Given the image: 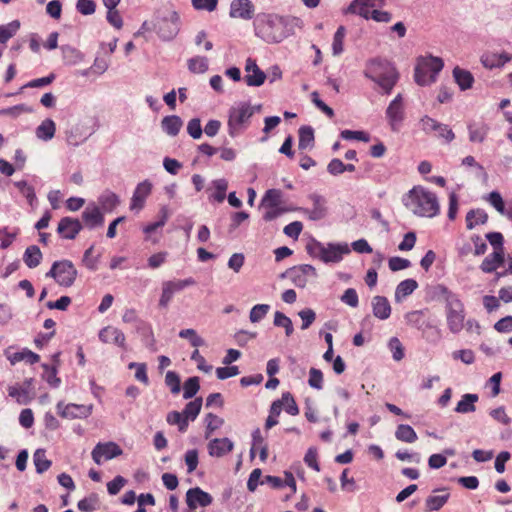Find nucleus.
Listing matches in <instances>:
<instances>
[{"label":"nucleus","instance_id":"nucleus-1","mask_svg":"<svg viewBox=\"0 0 512 512\" xmlns=\"http://www.w3.org/2000/svg\"><path fill=\"white\" fill-rule=\"evenodd\" d=\"M300 24L301 20L297 17L263 13L255 20V30L264 41L278 43L293 34L294 27Z\"/></svg>","mask_w":512,"mask_h":512},{"label":"nucleus","instance_id":"nucleus-2","mask_svg":"<svg viewBox=\"0 0 512 512\" xmlns=\"http://www.w3.org/2000/svg\"><path fill=\"white\" fill-rule=\"evenodd\" d=\"M363 74L375 82L387 95L392 92L399 80V72L395 65L380 57L369 59L365 64Z\"/></svg>","mask_w":512,"mask_h":512},{"label":"nucleus","instance_id":"nucleus-3","mask_svg":"<svg viewBox=\"0 0 512 512\" xmlns=\"http://www.w3.org/2000/svg\"><path fill=\"white\" fill-rule=\"evenodd\" d=\"M404 206L420 217L432 218L439 214L440 205L435 193L422 186H414L403 196Z\"/></svg>","mask_w":512,"mask_h":512},{"label":"nucleus","instance_id":"nucleus-4","mask_svg":"<svg viewBox=\"0 0 512 512\" xmlns=\"http://www.w3.org/2000/svg\"><path fill=\"white\" fill-rule=\"evenodd\" d=\"M445 300V314L447 326L450 332L458 334L465 327V307L460 298L453 292L443 291Z\"/></svg>","mask_w":512,"mask_h":512},{"label":"nucleus","instance_id":"nucleus-5","mask_svg":"<svg viewBox=\"0 0 512 512\" xmlns=\"http://www.w3.org/2000/svg\"><path fill=\"white\" fill-rule=\"evenodd\" d=\"M443 60L439 57L420 56L414 70V80L420 86L430 85L437 79L438 73L443 69Z\"/></svg>","mask_w":512,"mask_h":512},{"label":"nucleus","instance_id":"nucleus-6","mask_svg":"<svg viewBox=\"0 0 512 512\" xmlns=\"http://www.w3.org/2000/svg\"><path fill=\"white\" fill-rule=\"evenodd\" d=\"M254 114V108L248 102H240L228 111V134L236 137L244 132Z\"/></svg>","mask_w":512,"mask_h":512},{"label":"nucleus","instance_id":"nucleus-7","mask_svg":"<svg viewBox=\"0 0 512 512\" xmlns=\"http://www.w3.org/2000/svg\"><path fill=\"white\" fill-rule=\"evenodd\" d=\"M77 269L70 260L55 261L46 277L53 278L62 287H71L77 278Z\"/></svg>","mask_w":512,"mask_h":512},{"label":"nucleus","instance_id":"nucleus-8","mask_svg":"<svg viewBox=\"0 0 512 512\" xmlns=\"http://www.w3.org/2000/svg\"><path fill=\"white\" fill-rule=\"evenodd\" d=\"M386 117L393 131H398L404 118V104L402 94H398L388 105Z\"/></svg>","mask_w":512,"mask_h":512},{"label":"nucleus","instance_id":"nucleus-9","mask_svg":"<svg viewBox=\"0 0 512 512\" xmlns=\"http://www.w3.org/2000/svg\"><path fill=\"white\" fill-rule=\"evenodd\" d=\"M123 450L120 446L114 442H106V443H98L94 449L92 450V459L98 465L102 463L103 460H111L115 457L122 455Z\"/></svg>","mask_w":512,"mask_h":512},{"label":"nucleus","instance_id":"nucleus-10","mask_svg":"<svg viewBox=\"0 0 512 512\" xmlns=\"http://www.w3.org/2000/svg\"><path fill=\"white\" fill-rule=\"evenodd\" d=\"M82 229L79 219L66 216L60 219L56 231L61 239L74 240Z\"/></svg>","mask_w":512,"mask_h":512},{"label":"nucleus","instance_id":"nucleus-11","mask_svg":"<svg viewBox=\"0 0 512 512\" xmlns=\"http://www.w3.org/2000/svg\"><path fill=\"white\" fill-rule=\"evenodd\" d=\"M288 277L297 287L303 288L310 278L317 277V271L312 265L302 264L289 269Z\"/></svg>","mask_w":512,"mask_h":512},{"label":"nucleus","instance_id":"nucleus-12","mask_svg":"<svg viewBox=\"0 0 512 512\" xmlns=\"http://www.w3.org/2000/svg\"><path fill=\"white\" fill-rule=\"evenodd\" d=\"M92 405H79L70 403L67 405H64L63 402H59L57 404V410L61 417L68 418V419H82L87 418L92 413Z\"/></svg>","mask_w":512,"mask_h":512},{"label":"nucleus","instance_id":"nucleus-13","mask_svg":"<svg viewBox=\"0 0 512 512\" xmlns=\"http://www.w3.org/2000/svg\"><path fill=\"white\" fill-rule=\"evenodd\" d=\"M213 502V497L199 487L190 488L186 492V503L190 510H195L198 506L207 507Z\"/></svg>","mask_w":512,"mask_h":512},{"label":"nucleus","instance_id":"nucleus-14","mask_svg":"<svg viewBox=\"0 0 512 512\" xmlns=\"http://www.w3.org/2000/svg\"><path fill=\"white\" fill-rule=\"evenodd\" d=\"M245 71L247 74L244 80L246 84L251 87L261 86L267 78L265 72L259 68L256 61L252 58L246 60Z\"/></svg>","mask_w":512,"mask_h":512},{"label":"nucleus","instance_id":"nucleus-15","mask_svg":"<svg viewBox=\"0 0 512 512\" xmlns=\"http://www.w3.org/2000/svg\"><path fill=\"white\" fill-rule=\"evenodd\" d=\"M99 340L105 344H114L126 349V337L124 333L114 326H106L99 331Z\"/></svg>","mask_w":512,"mask_h":512},{"label":"nucleus","instance_id":"nucleus-16","mask_svg":"<svg viewBox=\"0 0 512 512\" xmlns=\"http://www.w3.org/2000/svg\"><path fill=\"white\" fill-rule=\"evenodd\" d=\"M82 221L88 229H94L104 224V213L95 203H90L82 212Z\"/></svg>","mask_w":512,"mask_h":512},{"label":"nucleus","instance_id":"nucleus-17","mask_svg":"<svg viewBox=\"0 0 512 512\" xmlns=\"http://www.w3.org/2000/svg\"><path fill=\"white\" fill-rule=\"evenodd\" d=\"M421 123L423 130L426 132H436L438 137L448 142L454 139L453 131L445 124L439 123L428 116L422 118Z\"/></svg>","mask_w":512,"mask_h":512},{"label":"nucleus","instance_id":"nucleus-18","mask_svg":"<svg viewBox=\"0 0 512 512\" xmlns=\"http://www.w3.org/2000/svg\"><path fill=\"white\" fill-rule=\"evenodd\" d=\"M152 185L148 181L139 183L133 193L130 210L139 212L145 205L146 198L150 195Z\"/></svg>","mask_w":512,"mask_h":512},{"label":"nucleus","instance_id":"nucleus-19","mask_svg":"<svg viewBox=\"0 0 512 512\" xmlns=\"http://www.w3.org/2000/svg\"><path fill=\"white\" fill-rule=\"evenodd\" d=\"M254 7L250 0H234L230 7V16L249 20L253 17Z\"/></svg>","mask_w":512,"mask_h":512},{"label":"nucleus","instance_id":"nucleus-20","mask_svg":"<svg viewBox=\"0 0 512 512\" xmlns=\"http://www.w3.org/2000/svg\"><path fill=\"white\" fill-rule=\"evenodd\" d=\"M433 493L440 494H432L426 498L425 512H433L440 510L447 503L450 497V493L445 489H437L434 490Z\"/></svg>","mask_w":512,"mask_h":512},{"label":"nucleus","instance_id":"nucleus-21","mask_svg":"<svg viewBox=\"0 0 512 512\" xmlns=\"http://www.w3.org/2000/svg\"><path fill=\"white\" fill-rule=\"evenodd\" d=\"M234 444L229 438H215L208 444V453L212 457H222L233 450Z\"/></svg>","mask_w":512,"mask_h":512},{"label":"nucleus","instance_id":"nucleus-22","mask_svg":"<svg viewBox=\"0 0 512 512\" xmlns=\"http://www.w3.org/2000/svg\"><path fill=\"white\" fill-rule=\"evenodd\" d=\"M350 253L347 244H328L325 247L323 262H340L345 254Z\"/></svg>","mask_w":512,"mask_h":512},{"label":"nucleus","instance_id":"nucleus-23","mask_svg":"<svg viewBox=\"0 0 512 512\" xmlns=\"http://www.w3.org/2000/svg\"><path fill=\"white\" fill-rule=\"evenodd\" d=\"M373 315L381 320L388 319L391 315V306L384 296H375L372 300Z\"/></svg>","mask_w":512,"mask_h":512},{"label":"nucleus","instance_id":"nucleus-24","mask_svg":"<svg viewBox=\"0 0 512 512\" xmlns=\"http://www.w3.org/2000/svg\"><path fill=\"white\" fill-rule=\"evenodd\" d=\"M504 251H493L481 263L480 268L484 273H492L504 263Z\"/></svg>","mask_w":512,"mask_h":512},{"label":"nucleus","instance_id":"nucleus-25","mask_svg":"<svg viewBox=\"0 0 512 512\" xmlns=\"http://www.w3.org/2000/svg\"><path fill=\"white\" fill-rule=\"evenodd\" d=\"M43 254L40 248L36 245L28 246L23 254V261L30 269L36 268L40 265Z\"/></svg>","mask_w":512,"mask_h":512},{"label":"nucleus","instance_id":"nucleus-26","mask_svg":"<svg viewBox=\"0 0 512 512\" xmlns=\"http://www.w3.org/2000/svg\"><path fill=\"white\" fill-rule=\"evenodd\" d=\"M98 203L103 213H110L119 205L120 200L115 193L105 191L99 196Z\"/></svg>","mask_w":512,"mask_h":512},{"label":"nucleus","instance_id":"nucleus-27","mask_svg":"<svg viewBox=\"0 0 512 512\" xmlns=\"http://www.w3.org/2000/svg\"><path fill=\"white\" fill-rule=\"evenodd\" d=\"M418 287V283L414 279H406L401 281L395 290V301L401 302L404 298L411 295Z\"/></svg>","mask_w":512,"mask_h":512},{"label":"nucleus","instance_id":"nucleus-28","mask_svg":"<svg viewBox=\"0 0 512 512\" xmlns=\"http://www.w3.org/2000/svg\"><path fill=\"white\" fill-rule=\"evenodd\" d=\"M182 125L183 122L177 115L166 116L161 121L163 131L170 136H176L179 133Z\"/></svg>","mask_w":512,"mask_h":512},{"label":"nucleus","instance_id":"nucleus-29","mask_svg":"<svg viewBox=\"0 0 512 512\" xmlns=\"http://www.w3.org/2000/svg\"><path fill=\"white\" fill-rule=\"evenodd\" d=\"M453 77L462 91L471 88L474 82V77L471 72L459 67L453 69Z\"/></svg>","mask_w":512,"mask_h":512},{"label":"nucleus","instance_id":"nucleus-30","mask_svg":"<svg viewBox=\"0 0 512 512\" xmlns=\"http://www.w3.org/2000/svg\"><path fill=\"white\" fill-rule=\"evenodd\" d=\"M477 394H464L461 400L457 403L455 411L458 413H471L476 410L475 403L478 401Z\"/></svg>","mask_w":512,"mask_h":512},{"label":"nucleus","instance_id":"nucleus-31","mask_svg":"<svg viewBox=\"0 0 512 512\" xmlns=\"http://www.w3.org/2000/svg\"><path fill=\"white\" fill-rule=\"evenodd\" d=\"M298 149L305 150L314 145V130L311 126H301L298 130Z\"/></svg>","mask_w":512,"mask_h":512},{"label":"nucleus","instance_id":"nucleus-32","mask_svg":"<svg viewBox=\"0 0 512 512\" xmlns=\"http://www.w3.org/2000/svg\"><path fill=\"white\" fill-rule=\"evenodd\" d=\"M311 199L313 201V208L311 210H306L309 219L311 220H320L325 216L326 208L325 201L319 195H312Z\"/></svg>","mask_w":512,"mask_h":512},{"label":"nucleus","instance_id":"nucleus-33","mask_svg":"<svg viewBox=\"0 0 512 512\" xmlns=\"http://www.w3.org/2000/svg\"><path fill=\"white\" fill-rule=\"evenodd\" d=\"M487 220L488 215L484 210H470L466 215V226L471 230L478 225L485 224Z\"/></svg>","mask_w":512,"mask_h":512},{"label":"nucleus","instance_id":"nucleus-34","mask_svg":"<svg viewBox=\"0 0 512 512\" xmlns=\"http://www.w3.org/2000/svg\"><path fill=\"white\" fill-rule=\"evenodd\" d=\"M55 130L54 121L47 118L36 128V136L41 140L47 141L53 138Z\"/></svg>","mask_w":512,"mask_h":512},{"label":"nucleus","instance_id":"nucleus-35","mask_svg":"<svg viewBox=\"0 0 512 512\" xmlns=\"http://www.w3.org/2000/svg\"><path fill=\"white\" fill-rule=\"evenodd\" d=\"M201 407H202V398L201 397L195 398L194 400L188 402L185 405V407L182 411V414L188 423H189V421H194L197 418V416L199 415V413L201 411Z\"/></svg>","mask_w":512,"mask_h":512},{"label":"nucleus","instance_id":"nucleus-36","mask_svg":"<svg viewBox=\"0 0 512 512\" xmlns=\"http://www.w3.org/2000/svg\"><path fill=\"white\" fill-rule=\"evenodd\" d=\"M20 21L13 20L7 24L0 25V43L6 44L9 39L14 37L20 29Z\"/></svg>","mask_w":512,"mask_h":512},{"label":"nucleus","instance_id":"nucleus-37","mask_svg":"<svg viewBox=\"0 0 512 512\" xmlns=\"http://www.w3.org/2000/svg\"><path fill=\"white\" fill-rule=\"evenodd\" d=\"M395 437L397 440L405 443H413L418 438L415 430L407 424L398 425L395 431Z\"/></svg>","mask_w":512,"mask_h":512},{"label":"nucleus","instance_id":"nucleus-38","mask_svg":"<svg viewBox=\"0 0 512 512\" xmlns=\"http://www.w3.org/2000/svg\"><path fill=\"white\" fill-rule=\"evenodd\" d=\"M86 138L87 133L78 124L72 125L70 129L66 130V140L70 145L77 146Z\"/></svg>","mask_w":512,"mask_h":512},{"label":"nucleus","instance_id":"nucleus-39","mask_svg":"<svg viewBox=\"0 0 512 512\" xmlns=\"http://www.w3.org/2000/svg\"><path fill=\"white\" fill-rule=\"evenodd\" d=\"M11 364H16L21 361H25L30 364L37 363L40 360V356L31 350L24 349L20 352H16L8 357Z\"/></svg>","mask_w":512,"mask_h":512},{"label":"nucleus","instance_id":"nucleus-40","mask_svg":"<svg viewBox=\"0 0 512 512\" xmlns=\"http://www.w3.org/2000/svg\"><path fill=\"white\" fill-rule=\"evenodd\" d=\"M178 32L176 23L163 19L158 26V33L164 40L172 39Z\"/></svg>","mask_w":512,"mask_h":512},{"label":"nucleus","instance_id":"nucleus-41","mask_svg":"<svg viewBox=\"0 0 512 512\" xmlns=\"http://www.w3.org/2000/svg\"><path fill=\"white\" fill-rule=\"evenodd\" d=\"M188 69L191 73L201 74L208 70V59L196 56L188 60Z\"/></svg>","mask_w":512,"mask_h":512},{"label":"nucleus","instance_id":"nucleus-42","mask_svg":"<svg viewBox=\"0 0 512 512\" xmlns=\"http://www.w3.org/2000/svg\"><path fill=\"white\" fill-rule=\"evenodd\" d=\"M33 461L38 473L47 471L51 466V461L46 458L45 450L37 449L33 455Z\"/></svg>","mask_w":512,"mask_h":512},{"label":"nucleus","instance_id":"nucleus-43","mask_svg":"<svg viewBox=\"0 0 512 512\" xmlns=\"http://www.w3.org/2000/svg\"><path fill=\"white\" fill-rule=\"evenodd\" d=\"M488 132L486 124H471L469 125V139L472 142H482Z\"/></svg>","mask_w":512,"mask_h":512},{"label":"nucleus","instance_id":"nucleus-44","mask_svg":"<svg viewBox=\"0 0 512 512\" xmlns=\"http://www.w3.org/2000/svg\"><path fill=\"white\" fill-rule=\"evenodd\" d=\"M9 396L15 398L19 404H27L31 401L29 391L27 388L20 386H10L8 388Z\"/></svg>","mask_w":512,"mask_h":512},{"label":"nucleus","instance_id":"nucleus-45","mask_svg":"<svg viewBox=\"0 0 512 512\" xmlns=\"http://www.w3.org/2000/svg\"><path fill=\"white\" fill-rule=\"evenodd\" d=\"M77 507L82 512H93L99 507V499L96 494H91L88 497L81 499Z\"/></svg>","mask_w":512,"mask_h":512},{"label":"nucleus","instance_id":"nucleus-46","mask_svg":"<svg viewBox=\"0 0 512 512\" xmlns=\"http://www.w3.org/2000/svg\"><path fill=\"white\" fill-rule=\"evenodd\" d=\"M168 424L170 425H177L178 426V430L180 432H186V430L188 429V422L186 421V419L184 418L182 412H178V411H172V412H169L167 414V418H166Z\"/></svg>","mask_w":512,"mask_h":512},{"label":"nucleus","instance_id":"nucleus-47","mask_svg":"<svg viewBox=\"0 0 512 512\" xmlns=\"http://www.w3.org/2000/svg\"><path fill=\"white\" fill-rule=\"evenodd\" d=\"M282 193L278 189H269L262 198L261 205L264 207L278 206L281 204Z\"/></svg>","mask_w":512,"mask_h":512},{"label":"nucleus","instance_id":"nucleus-48","mask_svg":"<svg viewBox=\"0 0 512 512\" xmlns=\"http://www.w3.org/2000/svg\"><path fill=\"white\" fill-rule=\"evenodd\" d=\"M274 325L277 327H283L285 329V334L288 337L291 336L294 331L291 319L280 311L275 312Z\"/></svg>","mask_w":512,"mask_h":512},{"label":"nucleus","instance_id":"nucleus-49","mask_svg":"<svg viewBox=\"0 0 512 512\" xmlns=\"http://www.w3.org/2000/svg\"><path fill=\"white\" fill-rule=\"evenodd\" d=\"M199 389H200L199 378L196 376L188 378L184 383L183 398L184 399L193 398L197 394Z\"/></svg>","mask_w":512,"mask_h":512},{"label":"nucleus","instance_id":"nucleus-50","mask_svg":"<svg viewBox=\"0 0 512 512\" xmlns=\"http://www.w3.org/2000/svg\"><path fill=\"white\" fill-rule=\"evenodd\" d=\"M270 310L268 304H257L252 307L249 314V319L252 323H258L264 319Z\"/></svg>","mask_w":512,"mask_h":512},{"label":"nucleus","instance_id":"nucleus-51","mask_svg":"<svg viewBox=\"0 0 512 512\" xmlns=\"http://www.w3.org/2000/svg\"><path fill=\"white\" fill-rule=\"evenodd\" d=\"M281 403H282V406L284 407V410L292 415V416H295V415H298L299 414V408H298V405L294 399V397L292 396L291 393L287 392V393H284L282 395V398H281Z\"/></svg>","mask_w":512,"mask_h":512},{"label":"nucleus","instance_id":"nucleus-52","mask_svg":"<svg viewBox=\"0 0 512 512\" xmlns=\"http://www.w3.org/2000/svg\"><path fill=\"white\" fill-rule=\"evenodd\" d=\"M346 34L344 26H339L334 34L332 50L334 55H340L343 52V41Z\"/></svg>","mask_w":512,"mask_h":512},{"label":"nucleus","instance_id":"nucleus-53","mask_svg":"<svg viewBox=\"0 0 512 512\" xmlns=\"http://www.w3.org/2000/svg\"><path fill=\"white\" fill-rule=\"evenodd\" d=\"M165 384L170 388L172 394H178L181 390L180 377L174 371H168L166 373Z\"/></svg>","mask_w":512,"mask_h":512},{"label":"nucleus","instance_id":"nucleus-54","mask_svg":"<svg viewBox=\"0 0 512 512\" xmlns=\"http://www.w3.org/2000/svg\"><path fill=\"white\" fill-rule=\"evenodd\" d=\"M510 59V55H505L504 60H498V54H486L481 57V62L485 67L493 68L504 65Z\"/></svg>","mask_w":512,"mask_h":512},{"label":"nucleus","instance_id":"nucleus-55","mask_svg":"<svg viewBox=\"0 0 512 512\" xmlns=\"http://www.w3.org/2000/svg\"><path fill=\"white\" fill-rule=\"evenodd\" d=\"M388 346L395 361H401L404 358V347L397 337H392L389 340Z\"/></svg>","mask_w":512,"mask_h":512},{"label":"nucleus","instance_id":"nucleus-56","mask_svg":"<svg viewBox=\"0 0 512 512\" xmlns=\"http://www.w3.org/2000/svg\"><path fill=\"white\" fill-rule=\"evenodd\" d=\"M308 384L310 387L321 390L323 388V373L320 369L310 368Z\"/></svg>","mask_w":512,"mask_h":512},{"label":"nucleus","instance_id":"nucleus-57","mask_svg":"<svg viewBox=\"0 0 512 512\" xmlns=\"http://www.w3.org/2000/svg\"><path fill=\"white\" fill-rule=\"evenodd\" d=\"M405 319L409 325L421 329L425 324V317L422 311H412L406 314Z\"/></svg>","mask_w":512,"mask_h":512},{"label":"nucleus","instance_id":"nucleus-58","mask_svg":"<svg viewBox=\"0 0 512 512\" xmlns=\"http://www.w3.org/2000/svg\"><path fill=\"white\" fill-rule=\"evenodd\" d=\"M179 337L188 339L193 347H200L204 341L199 337L194 329H183L179 332Z\"/></svg>","mask_w":512,"mask_h":512},{"label":"nucleus","instance_id":"nucleus-59","mask_svg":"<svg viewBox=\"0 0 512 512\" xmlns=\"http://www.w3.org/2000/svg\"><path fill=\"white\" fill-rule=\"evenodd\" d=\"M215 193L213 198L215 201L221 203L224 201L226 197V190L228 187V183L225 179H217L214 181Z\"/></svg>","mask_w":512,"mask_h":512},{"label":"nucleus","instance_id":"nucleus-60","mask_svg":"<svg viewBox=\"0 0 512 512\" xmlns=\"http://www.w3.org/2000/svg\"><path fill=\"white\" fill-rule=\"evenodd\" d=\"M340 136L345 140H359L363 142L370 141L369 134L364 131L343 130L341 131Z\"/></svg>","mask_w":512,"mask_h":512},{"label":"nucleus","instance_id":"nucleus-61","mask_svg":"<svg viewBox=\"0 0 512 512\" xmlns=\"http://www.w3.org/2000/svg\"><path fill=\"white\" fill-rule=\"evenodd\" d=\"M185 464L187 466V472L192 473L196 470L199 460H198V451L196 449L188 450L185 453Z\"/></svg>","mask_w":512,"mask_h":512},{"label":"nucleus","instance_id":"nucleus-62","mask_svg":"<svg viewBox=\"0 0 512 512\" xmlns=\"http://www.w3.org/2000/svg\"><path fill=\"white\" fill-rule=\"evenodd\" d=\"M304 462L306 463V465L310 468H312L313 470L319 472L320 471V466H319V463H318V454H317V449L314 448V447H310L305 456H304Z\"/></svg>","mask_w":512,"mask_h":512},{"label":"nucleus","instance_id":"nucleus-63","mask_svg":"<svg viewBox=\"0 0 512 512\" xmlns=\"http://www.w3.org/2000/svg\"><path fill=\"white\" fill-rule=\"evenodd\" d=\"M76 9L82 15H92L96 10V3L93 0H77Z\"/></svg>","mask_w":512,"mask_h":512},{"label":"nucleus","instance_id":"nucleus-64","mask_svg":"<svg viewBox=\"0 0 512 512\" xmlns=\"http://www.w3.org/2000/svg\"><path fill=\"white\" fill-rule=\"evenodd\" d=\"M325 247L322 243L318 241H312L311 243L307 244L306 250L308 254L314 258H319L323 261Z\"/></svg>","mask_w":512,"mask_h":512}]
</instances>
